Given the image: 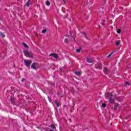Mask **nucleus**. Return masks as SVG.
I'll list each match as a JSON object with an SVG mask.
<instances>
[{
    "instance_id": "obj_18",
    "label": "nucleus",
    "mask_w": 131,
    "mask_h": 131,
    "mask_svg": "<svg viewBox=\"0 0 131 131\" xmlns=\"http://www.w3.org/2000/svg\"><path fill=\"white\" fill-rule=\"evenodd\" d=\"M113 54V52L111 53L110 54L107 56V58H110V57H111V55H112Z\"/></svg>"
},
{
    "instance_id": "obj_16",
    "label": "nucleus",
    "mask_w": 131,
    "mask_h": 131,
    "mask_svg": "<svg viewBox=\"0 0 131 131\" xmlns=\"http://www.w3.org/2000/svg\"><path fill=\"white\" fill-rule=\"evenodd\" d=\"M55 103L56 104L57 107H59V106H60V104H59L58 101H57V100L55 101Z\"/></svg>"
},
{
    "instance_id": "obj_5",
    "label": "nucleus",
    "mask_w": 131,
    "mask_h": 131,
    "mask_svg": "<svg viewBox=\"0 0 131 131\" xmlns=\"http://www.w3.org/2000/svg\"><path fill=\"white\" fill-rule=\"evenodd\" d=\"M95 68H96L97 69H100L101 70L102 69V64L100 63H97L95 65Z\"/></svg>"
},
{
    "instance_id": "obj_17",
    "label": "nucleus",
    "mask_w": 131,
    "mask_h": 131,
    "mask_svg": "<svg viewBox=\"0 0 131 131\" xmlns=\"http://www.w3.org/2000/svg\"><path fill=\"white\" fill-rule=\"evenodd\" d=\"M51 5V3L49 1L46 2V5L50 6Z\"/></svg>"
},
{
    "instance_id": "obj_19",
    "label": "nucleus",
    "mask_w": 131,
    "mask_h": 131,
    "mask_svg": "<svg viewBox=\"0 0 131 131\" xmlns=\"http://www.w3.org/2000/svg\"><path fill=\"white\" fill-rule=\"evenodd\" d=\"M29 3H30V0H29L28 2L26 4L27 7H29Z\"/></svg>"
},
{
    "instance_id": "obj_14",
    "label": "nucleus",
    "mask_w": 131,
    "mask_h": 131,
    "mask_svg": "<svg viewBox=\"0 0 131 131\" xmlns=\"http://www.w3.org/2000/svg\"><path fill=\"white\" fill-rule=\"evenodd\" d=\"M75 74H76V75H78V76H79V75H80L81 74L80 73V72H75Z\"/></svg>"
},
{
    "instance_id": "obj_8",
    "label": "nucleus",
    "mask_w": 131,
    "mask_h": 131,
    "mask_svg": "<svg viewBox=\"0 0 131 131\" xmlns=\"http://www.w3.org/2000/svg\"><path fill=\"white\" fill-rule=\"evenodd\" d=\"M86 61L88 63H94V61L92 59H90V58H87L86 59Z\"/></svg>"
},
{
    "instance_id": "obj_24",
    "label": "nucleus",
    "mask_w": 131,
    "mask_h": 131,
    "mask_svg": "<svg viewBox=\"0 0 131 131\" xmlns=\"http://www.w3.org/2000/svg\"><path fill=\"white\" fill-rule=\"evenodd\" d=\"M102 107L105 108V107H106V103H102Z\"/></svg>"
},
{
    "instance_id": "obj_7",
    "label": "nucleus",
    "mask_w": 131,
    "mask_h": 131,
    "mask_svg": "<svg viewBox=\"0 0 131 131\" xmlns=\"http://www.w3.org/2000/svg\"><path fill=\"white\" fill-rule=\"evenodd\" d=\"M103 72H104V74H107V73H108V72H109V71H108V69L107 68H104L103 69Z\"/></svg>"
},
{
    "instance_id": "obj_31",
    "label": "nucleus",
    "mask_w": 131,
    "mask_h": 131,
    "mask_svg": "<svg viewBox=\"0 0 131 131\" xmlns=\"http://www.w3.org/2000/svg\"><path fill=\"white\" fill-rule=\"evenodd\" d=\"M24 80H25V79H21V81H22V82H23L24 81Z\"/></svg>"
},
{
    "instance_id": "obj_3",
    "label": "nucleus",
    "mask_w": 131,
    "mask_h": 131,
    "mask_svg": "<svg viewBox=\"0 0 131 131\" xmlns=\"http://www.w3.org/2000/svg\"><path fill=\"white\" fill-rule=\"evenodd\" d=\"M31 60H24V63L25 65L27 66V67H29L30 66V64H31Z\"/></svg>"
},
{
    "instance_id": "obj_2",
    "label": "nucleus",
    "mask_w": 131,
    "mask_h": 131,
    "mask_svg": "<svg viewBox=\"0 0 131 131\" xmlns=\"http://www.w3.org/2000/svg\"><path fill=\"white\" fill-rule=\"evenodd\" d=\"M24 54L27 58H32L33 57V54L27 51H24Z\"/></svg>"
},
{
    "instance_id": "obj_35",
    "label": "nucleus",
    "mask_w": 131,
    "mask_h": 131,
    "mask_svg": "<svg viewBox=\"0 0 131 131\" xmlns=\"http://www.w3.org/2000/svg\"><path fill=\"white\" fill-rule=\"evenodd\" d=\"M66 36H69V35H66Z\"/></svg>"
},
{
    "instance_id": "obj_1",
    "label": "nucleus",
    "mask_w": 131,
    "mask_h": 131,
    "mask_svg": "<svg viewBox=\"0 0 131 131\" xmlns=\"http://www.w3.org/2000/svg\"><path fill=\"white\" fill-rule=\"evenodd\" d=\"M105 97V99L108 100V102L111 103V104H113V103L115 102V95L111 93H106Z\"/></svg>"
},
{
    "instance_id": "obj_32",
    "label": "nucleus",
    "mask_w": 131,
    "mask_h": 131,
    "mask_svg": "<svg viewBox=\"0 0 131 131\" xmlns=\"http://www.w3.org/2000/svg\"><path fill=\"white\" fill-rule=\"evenodd\" d=\"M105 4H106V2H104L103 3V5H105Z\"/></svg>"
},
{
    "instance_id": "obj_23",
    "label": "nucleus",
    "mask_w": 131,
    "mask_h": 131,
    "mask_svg": "<svg viewBox=\"0 0 131 131\" xmlns=\"http://www.w3.org/2000/svg\"><path fill=\"white\" fill-rule=\"evenodd\" d=\"M77 53H80V49H78L76 50Z\"/></svg>"
},
{
    "instance_id": "obj_13",
    "label": "nucleus",
    "mask_w": 131,
    "mask_h": 131,
    "mask_svg": "<svg viewBox=\"0 0 131 131\" xmlns=\"http://www.w3.org/2000/svg\"><path fill=\"white\" fill-rule=\"evenodd\" d=\"M0 35L1 36H2V37H5V36H6V35L3 33L2 32H0Z\"/></svg>"
},
{
    "instance_id": "obj_15",
    "label": "nucleus",
    "mask_w": 131,
    "mask_h": 131,
    "mask_svg": "<svg viewBox=\"0 0 131 131\" xmlns=\"http://www.w3.org/2000/svg\"><path fill=\"white\" fill-rule=\"evenodd\" d=\"M119 45H120V41L117 40L116 41V46H119Z\"/></svg>"
},
{
    "instance_id": "obj_9",
    "label": "nucleus",
    "mask_w": 131,
    "mask_h": 131,
    "mask_svg": "<svg viewBox=\"0 0 131 131\" xmlns=\"http://www.w3.org/2000/svg\"><path fill=\"white\" fill-rule=\"evenodd\" d=\"M118 107H119V104H118V103L115 104V105L114 106V110H116V109H117V108H118Z\"/></svg>"
},
{
    "instance_id": "obj_33",
    "label": "nucleus",
    "mask_w": 131,
    "mask_h": 131,
    "mask_svg": "<svg viewBox=\"0 0 131 131\" xmlns=\"http://www.w3.org/2000/svg\"><path fill=\"white\" fill-rule=\"evenodd\" d=\"M63 2H64V4L66 3V2H65V0H63Z\"/></svg>"
},
{
    "instance_id": "obj_29",
    "label": "nucleus",
    "mask_w": 131,
    "mask_h": 131,
    "mask_svg": "<svg viewBox=\"0 0 131 131\" xmlns=\"http://www.w3.org/2000/svg\"><path fill=\"white\" fill-rule=\"evenodd\" d=\"M89 18H90V14H88V15H87V18H86V19H89Z\"/></svg>"
},
{
    "instance_id": "obj_28",
    "label": "nucleus",
    "mask_w": 131,
    "mask_h": 131,
    "mask_svg": "<svg viewBox=\"0 0 131 131\" xmlns=\"http://www.w3.org/2000/svg\"><path fill=\"white\" fill-rule=\"evenodd\" d=\"M88 3H89V1H88V2L86 1V2H84V4L88 5Z\"/></svg>"
},
{
    "instance_id": "obj_36",
    "label": "nucleus",
    "mask_w": 131,
    "mask_h": 131,
    "mask_svg": "<svg viewBox=\"0 0 131 131\" xmlns=\"http://www.w3.org/2000/svg\"><path fill=\"white\" fill-rule=\"evenodd\" d=\"M70 35H71V33L70 34Z\"/></svg>"
},
{
    "instance_id": "obj_26",
    "label": "nucleus",
    "mask_w": 131,
    "mask_h": 131,
    "mask_svg": "<svg viewBox=\"0 0 131 131\" xmlns=\"http://www.w3.org/2000/svg\"><path fill=\"white\" fill-rule=\"evenodd\" d=\"M103 13L104 12H103V11H100V13L101 15H103Z\"/></svg>"
},
{
    "instance_id": "obj_37",
    "label": "nucleus",
    "mask_w": 131,
    "mask_h": 131,
    "mask_svg": "<svg viewBox=\"0 0 131 131\" xmlns=\"http://www.w3.org/2000/svg\"><path fill=\"white\" fill-rule=\"evenodd\" d=\"M91 65H93V64H92Z\"/></svg>"
},
{
    "instance_id": "obj_4",
    "label": "nucleus",
    "mask_w": 131,
    "mask_h": 131,
    "mask_svg": "<svg viewBox=\"0 0 131 131\" xmlns=\"http://www.w3.org/2000/svg\"><path fill=\"white\" fill-rule=\"evenodd\" d=\"M31 68L33 69H37L38 68V63L35 62L31 65Z\"/></svg>"
},
{
    "instance_id": "obj_22",
    "label": "nucleus",
    "mask_w": 131,
    "mask_h": 131,
    "mask_svg": "<svg viewBox=\"0 0 131 131\" xmlns=\"http://www.w3.org/2000/svg\"><path fill=\"white\" fill-rule=\"evenodd\" d=\"M64 42L67 43V42H68V39H67V38L64 39Z\"/></svg>"
},
{
    "instance_id": "obj_30",
    "label": "nucleus",
    "mask_w": 131,
    "mask_h": 131,
    "mask_svg": "<svg viewBox=\"0 0 131 131\" xmlns=\"http://www.w3.org/2000/svg\"><path fill=\"white\" fill-rule=\"evenodd\" d=\"M55 130H56L53 129H50L49 131H55Z\"/></svg>"
},
{
    "instance_id": "obj_34",
    "label": "nucleus",
    "mask_w": 131,
    "mask_h": 131,
    "mask_svg": "<svg viewBox=\"0 0 131 131\" xmlns=\"http://www.w3.org/2000/svg\"><path fill=\"white\" fill-rule=\"evenodd\" d=\"M99 94H100V95H102V93L100 92V93H99Z\"/></svg>"
},
{
    "instance_id": "obj_25",
    "label": "nucleus",
    "mask_w": 131,
    "mask_h": 131,
    "mask_svg": "<svg viewBox=\"0 0 131 131\" xmlns=\"http://www.w3.org/2000/svg\"><path fill=\"white\" fill-rule=\"evenodd\" d=\"M125 84H126V85H129V83L128 82L126 81V82H125Z\"/></svg>"
},
{
    "instance_id": "obj_20",
    "label": "nucleus",
    "mask_w": 131,
    "mask_h": 131,
    "mask_svg": "<svg viewBox=\"0 0 131 131\" xmlns=\"http://www.w3.org/2000/svg\"><path fill=\"white\" fill-rule=\"evenodd\" d=\"M117 33L119 34L120 32H121V30L120 29H118L117 31Z\"/></svg>"
},
{
    "instance_id": "obj_12",
    "label": "nucleus",
    "mask_w": 131,
    "mask_h": 131,
    "mask_svg": "<svg viewBox=\"0 0 131 131\" xmlns=\"http://www.w3.org/2000/svg\"><path fill=\"white\" fill-rule=\"evenodd\" d=\"M51 126V128H53V129L56 130V126H55L54 124H52Z\"/></svg>"
},
{
    "instance_id": "obj_6",
    "label": "nucleus",
    "mask_w": 131,
    "mask_h": 131,
    "mask_svg": "<svg viewBox=\"0 0 131 131\" xmlns=\"http://www.w3.org/2000/svg\"><path fill=\"white\" fill-rule=\"evenodd\" d=\"M53 57V58H55V59H58V55L55 53H51L49 55V57Z\"/></svg>"
},
{
    "instance_id": "obj_11",
    "label": "nucleus",
    "mask_w": 131,
    "mask_h": 131,
    "mask_svg": "<svg viewBox=\"0 0 131 131\" xmlns=\"http://www.w3.org/2000/svg\"><path fill=\"white\" fill-rule=\"evenodd\" d=\"M83 35H84V37H85V38L88 39V34L83 32Z\"/></svg>"
},
{
    "instance_id": "obj_27",
    "label": "nucleus",
    "mask_w": 131,
    "mask_h": 131,
    "mask_svg": "<svg viewBox=\"0 0 131 131\" xmlns=\"http://www.w3.org/2000/svg\"><path fill=\"white\" fill-rule=\"evenodd\" d=\"M24 46H25V47H27V45H26V43H23Z\"/></svg>"
},
{
    "instance_id": "obj_21",
    "label": "nucleus",
    "mask_w": 131,
    "mask_h": 131,
    "mask_svg": "<svg viewBox=\"0 0 131 131\" xmlns=\"http://www.w3.org/2000/svg\"><path fill=\"white\" fill-rule=\"evenodd\" d=\"M47 32V30L44 29L42 31V33H46Z\"/></svg>"
},
{
    "instance_id": "obj_10",
    "label": "nucleus",
    "mask_w": 131,
    "mask_h": 131,
    "mask_svg": "<svg viewBox=\"0 0 131 131\" xmlns=\"http://www.w3.org/2000/svg\"><path fill=\"white\" fill-rule=\"evenodd\" d=\"M15 98L14 97H12L11 98V101L12 103V104H15Z\"/></svg>"
}]
</instances>
